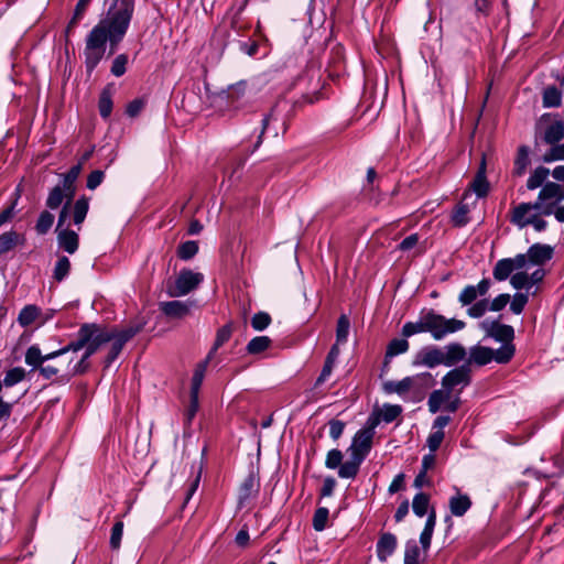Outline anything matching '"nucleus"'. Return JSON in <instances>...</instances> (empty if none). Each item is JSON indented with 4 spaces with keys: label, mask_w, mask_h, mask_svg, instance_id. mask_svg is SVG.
<instances>
[{
    "label": "nucleus",
    "mask_w": 564,
    "mask_h": 564,
    "mask_svg": "<svg viewBox=\"0 0 564 564\" xmlns=\"http://www.w3.org/2000/svg\"><path fill=\"white\" fill-rule=\"evenodd\" d=\"M544 108H557L562 105V91L554 85L547 86L542 94Z\"/></svg>",
    "instance_id": "obj_29"
},
{
    "label": "nucleus",
    "mask_w": 564,
    "mask_h": 564,
    "mask_svg": "<svg viewBox=\"0 0 564 564\" xmlns=\"http://www.w3.org/2000/svg\"><path fill=\"white\" fill-rule=\"evenodd\" d=\"M404 564H420V549L414 540H409L405 544Z\"/></svg>",
    "instance_id": "obj_46"
},
{
    "label": "nucleus",
    "mask_w": 564,
    "mask_h": 564,
    "mask_svg": "<svg viewBox=\"0 0 564 564\" xmlns=\"http://www.w3.org/2000/svg\"><path fill=\"white\" fill-rule=\"evenodd\" d=\"M89 209V198L86 196L79 197L74 205L69 206L68 214L72 212L73 220L76 226H80L85 220Z\"/></svg>",
    "instance_id": "obj_26"
},
{
    "label": "nucleus",
    "mask_w": 564,
    "mask_h": 564,
    "mask_svg": "<svg viewBox=\"0 0 564 564\" xmlns=\"http://www.w3.org/2000/svg\"><path fill=\"white\" fill-rule=\"evenodd\" d=\"M482 328L486 330L488 336L503 344H511L514 337V329L512 326L500 324L497 321L490 323L484 322Z\"/></svg>",
    "instance_id": "obj_15"
},
{
    "label": "nucleus",
    "mask_w": 564,
    "mask_h": 564,
    "mask_svg": "<svg viewBox=\"0 0 564 564\" xmlns=\"http://www.w3.org/2000/svg\"><path fill=\"white\" fill-rule=\"evenodd\" d=\"M128 64V55L119 54L112 62L111 74L116 77H120L126 73Z\"/></svg>",
    "instance_id": "obj_61"
},
{
    "label": "nucleus",
    "mask_w": 564,
    "mask_h": 564,
    "mask_svg": "<svg viewBox=\"0 0 564 564\" xmlns=\"http://www.w3.org/2000/svg\"><path fill=\"white\" fill-rule=\"evenodd\" d=\"M246 88H247V82L246 80H240L231 86L228 87L227 89V98H228V101L231 104L232 107H239V102L240 100L245 97L246 95Z\"/></svg>",
    "instance_id": "obj_35"
},
{
    "label": "nucleus",
    "mask_w": 564,
    "mask_h": 564,
    "mask_svg": "<svg viewBox=\"0 0 564 564\" xmlns=\"http://www.w3.org/2000/svg\"><path fill=\"white\" fill-rule=\"evenodd\" d=\"M117 23L113 18L106 15L88 33L85 45V66L90 74L102 59L106 52V44L109 41L111 50L124 37L129 25L126 22Z\"/></svg>",
    "instance_id": "obj_1"
},
{
    "label": "nucleus",
    "mask_w": 564,
    "mask_h": 564,
    "mask_svg": "<svg viewBox=\"0 0 564 564\" xmlns=\"http://www.w3.org/2000/svg\"><path fill=\"white\" fill-rule=\"evenodd\" d=\"M429 506H430L429 495H426L424 492H417L413 497L412 509H413V512L417 517H420V518L424 517L427 513Z\"/></svg>",
    "instance_id": "obj_40"
},
{
    "label": "nucleus",
    "mask_w": 564,
    "mask_h": 564,
    "mask_svg": "<svg viewBox=\"0 0 564 564\" xmlns=\"http://www.w3.org/2000/svg\"><path fill=\"white\" fill-rule=\"evenodd\" d=\"M379 423V416L370 415L365 426L355 434L348 448L350 457L340 466L338 471L340 478L354 479L358 475L360 465L371 451L375 430Z\"/></svg>",
    "instance_id": "obj_3"
},
{
    "label": "nucleus",
    "mask_w": 564,
    "mask_h": 564,
    "mask_svg": "<svg viewBox=\"0 0 564 564\" xmlns=\"http://www.w3.org/2000/svg\"><path fill=\"white\" fill-rule=\"evenodd\" d=\"M535 138L554 145L564 139V121L557 113H543L535 124Z\"/></svg>",
    "instance_id": "obj_6"
},
{
    "label": "nucleus",
    "mask_w": 564,
    "mask_h": 564,
    "mask_svg": "<svg viewBox=\"0 0 564 564\" xmlns=\"http://www.w3.org/2000/svg\"><path fill=\"white\" fill-rule=\"evenodd\" d=\"M510 284L517 290H529L531 288L529 283V274L524 271L512 274L510 278Z\"/></svg>",
    "instance_id": "obj_62"
},
{
    "label": "nucleus",
    "mask_w": 564,
    "mask_h": 564,
    "mask_svg": "<svg viewBox=\"0 0 564 564\" xmlns=\"http://www.w3.org/2000/svg\"><path fill=\"white\" fill-rule=\"evenodd\" d=\"M538 215L534 203H520L510 212V223L522 229L530 225L533 217Z\"/></svg>",
    "instance_id": "obj_12"
},
{
    "label": "nucleus",
    "mask_w": 564,
    "mask_h": 564,
    "mask_svg": "<svg viewBox=\"0 0 564 564\" xmlns=\"http://www.w3.org/2000/svg\"><path fill=\"white\" fill-rule=\"evenodd\" d=\"M468 213H469L468 206L464 205V204H459L455 208L453 216H452V221H453L454 226H456V227L465 226L468 223V217H467Z\"/></svg>",
    "instance_id": "obj_56"
},
{
    "label": "nucleus",
    "mask_w": 564,
    "mask_h": 564,
    "mask_svg": "<svg viewBox=\"0 0 564 564\" xmlns=\"http://www.w3.org/2000/svg\"><path fill=\"white\" fill-rule=\"evenodd\" d=\"M564 160V143H556L551 145V148L544 153L543 162L551 163L554 161H563Z\"/></svg>",
    "instance_id": "obj_53"
},
{
    "label": "nucleus",
    "mask_w": 564,
    "mask_h": 564,
    "mask_svg": "<svg viewBox=\"0 0 564 564\" xmlns=\"http://www.w3.org/2000/svg\"><path fill=\"white\" fill-rule=\"evenodd\" d=\"M53 223H54V215L47 210H44L40 214V216L37 218L35 229L40 235H44L51 229V227L53 226Z\"/></svg>",
    "instance_id": "obj_51"
},
{
    "label": "nucleus",
    "mask_w": 564,
    "mask_h": 564,
    "mask_svg": "<svg viewBox=\"0 0 564 564\" xmlns=\"http://www.w3.org/2000/svg\"><path fill=\"white\" fill-rule=\"evenodd\" d=\"M529 301L528 294L524 293H516L510 303V310L513 314H521Z\"/></svg>",
    "instance_id": "obj_60"
},
{
    "label": "nucleus",
    "mask_w": 564,
    "mask_h": 564,
    "mask_svg": "<svg viewBox=\"0 0 564 564\" xmlns=\"http://www.w3.org/2000/svg\"><path fill=\"white\" fill-rule=\"evenodd\" d=\"M402 413V406L399 404H383L381 413L377 414L380 421L382 420L386 423L393 422L398 416ZM372 415H376L373 413Z\"/></svg>",
    "instance_id": "obj_43"
},
{
    "label": "nucleus",
    "mask_w": 564,
    "mask_h": 564,
    "mask_svg": "<svg viewBox=\"0 0 564 564\" xmlns=\"http://www.w3.org/2000/svg\"><path fill=\"white\" fill-rule=\"evenodd\" d=\"M232 334V325L228 323L217 330L216 338L210 351L207 355V359H212L214 354L229 340Z\"/></svg>",
    "instance_id": "obj_32"
},
{
    "label": "nucleus",
    "mask_w": 564,
    "mask_h": 564,
    "mask_svg": "<svg viewBox=\"0 0 564 564\" xmlns=\"http://www.w3.org/2000/svg\"><path fill=\"white\" fill-rule=\"evenodd\" d=\"M64 199L67 200L66 192L63 186L57 185L51 189L46 199V206L51 209H56L62 205Z\"/></svg>",
    "instance_id": "obj_42"
},
{
    "label": "nucleus",
    "mask_w": 564,
    "mask_h": 564,
    "mask_svg": "<svg viewBox=\"0 0 564 564\" xmlns=\"http://www.w3.org/2000/svg\"><path fill=\"white\" fill-rule=\"evenodd\" d=\"M70 271V261L67 257H59L55 263L53 278L57 282H62Z\"/></svg>",
    "instance_id": "obj_45"
},
{
    "label": "nucleus",
    "mask_w": 564,
    "mask_h": 564,
    "mask_svg": "<svg viewBox=\"0 0 564 564\" xmlns=\"http://www.w3.org/2000/svg\"><path fill=\"white\" fill-rule=\"evenodd\" d=\"M562 200H564V187L555 182H546L540 189L534 204L539 214L550 216Z\"/></svg>",
    "instance_id": "obj_7"
},
{
    "label": "nucleus",
    "mask_w": 564,
    "mask_h": 564,
    "mask_svg": "<svg viewBox=\"0 0 564 564\" xmlns=\"http://www.w3.org/2000/svg\"><path fill=\"white\" fill-rule=\"evenodd\" d=\"M141 326H129L120 332H113V338L122 341L126 345L131 338H133L138 333L141 332Z\"/></svg>",
    "instance_id": "obj_63"
},
{
    "label": "nucleus",
    "mask_w": 564,
    "mask_h": 564,
    "mask_svg": "<svg viewBox=\"0 0 564 564\" xmlns=\"http://www.w3.org/2000/svg\"><path fill=\"white\" fill-rule=\"evenodd\" d=\"M123 527H124L123 522L121 520H118L115 522V524L111 528L109 543H110L111 550H113V551H118L120 549L121 540H122V535H123Z\"/></svg>",
    "instance_id": "obj_48"
},
{
    "label": "nucleus",
    "mask_w": 564,
    "mask_h": 564,
    "mask_svg": "<svg viewBox=\"0 0 564 564\" xmlns=\"http://www.w3.org/2000/svg\"><path fill=\"white\" fill-rule=\"evenodd\" d=\"M409 343L405 338H394L387 347V357H394L408 351Z\"/></svg>",
    "instance_id": "obj_50"
},
{
    "label": "nucleus",
    "mask_w": 564,
    "mask_h": 564,
    "mask_svg": "<svg viewBox=\"0 0 564 564\" xmlns=\"http://www.w3.org/2000/svg\"><path fill=\"white\" fill-rule=\"evenodd\" d=\"M82 171V162L78 164L72 166L69 171L62 175L63 177V187L67 195V202L64 204V206L61 209V213L58 215V227L64 226L66 219L68 218V208L70 206V202L75 195V182L77 177L79 176Z\"/></svg>",
    "instance_id": "obj_10"
},
{
    "label": "nucleus",
    "mask_w": 564,
    "mask_h": 564,
    "mask_svg": "<svg viewBox=\"0 0 564 564\" xmlns=\"http://www.w3.org/2000/svg\"><path fill=\"white\" fill-rule=\"evenodd\" d=\"M161 311L170 317H183L188 313V306L181 301L162 302Z\"/></svg>",
    "instance_id": "obj_30"
},
{
    "label": "nucleus",
    "mask_w": 564,
    "mask_h": 564,
    "mask_svg": "<svg viewBox=\"0 0 564 564\" xmlns=\"http://www.w3.org/2000/svg\"><path fill=\"white\" fill-rule=\"evenodd\" d=\"M529 164V148L527 145H521L518 149V154L514 161V173L519 176L523 175Z\"/></svg>",
    "instance_id": "obj_41"
},
{
    "label": "nucleus",
    "mask_w": 564,
    "mask_h": 564,
    "mask_svg": "<svg viewBox=\"0 0 564 564\" xmlns=\"http://www.w3.org/2000/svg\"><path fill=\"white\" fill-rule=\"evenodd\" d=\"M495 358L499 364H507L514 355V346L512 344H503L499 349L494 350Z\"/></svg>",
    "instance_id": "obj_54"
},
{
    "label": "nucleus",
    "mask_w": 564,
    "mask_h": 564,
    "mask_svg": "<svg viewBox=\"0 0 564 564\" xmlns=\"http://www.w3.org/2000/svg\"><path fill=\"white\" fill-rule=\"evenodd\" d=\"M329 511L325 507H319L313 516V528L315 531H323L326 528Z\"/></svg>",
    "instance_id": "obj_52"
},
{
    "label": "nucleus",
    "mask_w": 564,
    "mask_h": 564,
    "mask_svg": "<svg viewBox=\"0 0 564 564\" xmlns=\"http://www.w3.org/2000/svg\"><path fill=\"white\" fill-rule=\"evenodd\" d=\"M436 524V512L434 509L427 516L423 531L420 534V543L424 551H427L431 546V541Z\"/></svg>",
    "instance_id": "obj_28"
},
{
    "label": "nucleus",
    "mask_w": 564,
    "mask_h": 564,
    "mask_svg": "<svg viewBox=\"0 0 564 564\" xmlns=\"http://www.w3.org/2000/svg\"><path fill=\"white\" fill-rule=\"evenodd\" d=\"M62 227L63 226L56 227L58 247L67 253L73 254L77 251L79 246L78 235L68 228L61 229Z\"/></svg>",
    "instance_id": "obj_16"
},
{
    "label": "nucleus",
    "mask_w": 564,
    "mask_h": 564,
    "mask_svg": "<svg viewBox=\"0 0 564 564\" xmlns=\"http://www.w3.org/2000/svg\"><path fill=\"white\" fill-rule=\"evenodd\" d=\"M41 310L36 305L30 304L24 306L18 316V322L22 327L32 325L40 316Z\"/></svg>",
    "instance_id": "obj_33"
},
{
    "label": "nucleus",
    "mask_w": 564,
    "mask_h": 564,
    "mask_svg": "<svg viewBox=\"0 0 564 564\" xmlns=\"http://www.w3.org/2000/svg\"><path fill=\"white\" fill-rule=\"evenodd\" d=\"M25 242V237L21 234H18L14 230L6 231L0 235V256L8 253L13 250L17 246H23Z\"/></svg>",
    "instance_id": "obj_23"
},
{
    "label": "nucleus",
    "mask_w": 564,
    "mask_h": 564,
    "mask_svg": "<svg viewBox=\"0 0 564 564\" xmlns=\"http://www.w3.org/2000/svg\"><path fill=\"white\" fill-rule=\"evenodd\" d=\"M434 381L432 373L421 372L405 377L400 381H387L383 383V391L388 394L397 393L405 399L410 392L415 395H422L427 389L433 387Z\"/></svg>",
    "instance_id": "obj_4"
},
{
    "label": "nucleus",
    "mask_w": 564,
    "mask_h": 564,
    "mask_svg": "<svg viewBox=\"0 0 564 564\" xmlns=\"http://www.w3.org/2000/svg\"><path fill=\"white\" fill-rule=\"evenodd\" d=\"M527 256L531 264L543 265L552 259L553 248L549 245L534 243L528 249Z\"/></svg>",
    "instance_id": "obj_18"
},
{
    "label": "nucleus",
    "mask_w": 564,
    "mask_h": 564,
    "mask_svg": "<svg viewBox=\"0 0 564 564\" xmlns=\"http://www.w3.org/2000/svg\"><path fill=\"white\" fill-rule=\"evenodd\" d=\"M210 359L199 362L194 371L191 384V394H199V390L205 377L206 368Z\"/></svg>",
    "instance_id": "obj_37"
},
{
    "label": "nucleus",
    "mask_w": 564,
    "mask_h": 564,
    "mask_svg": "<svg viewBox=\"0 0 564 564\" xmlns=\"http://www.w3.org/2000/svg\"><path fill=\"white\" fill-rule=\"evenodd\" d=\"M198 252V243L194 240H187L183 243H181L177 248V257L181 260H189L194 258Z\"/></svg>",
    "instance_id": "obj_44"
},
{
    "label": "nucleus",
    "mask_w": 564,
    "mask_h": 564,
    "mask_svg": "<svg viewBox=\"0 0 564 564\" xmlns=\"http://www.w3.org/2000/svg\"><path fill=\"white\" fill-rule=\"evenodd\" d=\"M272 340L268 336H257L253 337L246 347V350L250 355H258L267 350Z\"/></svg>",
    "instance_id": "obj_38"
},
{
    "label": "nucleus",
    "mask_w": 564,
    "mask_h": 564,
    "mask_svg": "<svg viewBox=\"0 0 564 564\" xmlns=\"http://www.w3.org/2000/svg\"><path fill=\"white\" fill-rule=\"evenodd\" d=\"M113 338V332L106 330L97 324H84L77 332L76 340L65 346L66 354H76L85 348V352L79 360L73 364L74 359L70 358L66 364L64 370L66 375L83 373L88 368V358L93 356L101 345L109 343Z\"/></svg>",
    "instance_id": "obj_2"
},
{
    "label": "nucleus",
    "mask_w": 564,
    "mask_h": 564,
    "mask_svg": "<svg viewBox=\"0 0 564 564\" xmlns=\"http://www.w3.org/2000/svg\"><path fill=\"white\" fill-rule=\"evenodd\" d=\"M550 170L544 166H538L529 176L527 181V188L530 191L536 189L546 183Z\"/></svg>",
    "instance_id": "obj_31"
},
{
    "label": "nucleus",
    "mask_w": 564,
    "mask_h": 564,
    "mask_svg": "<svg viewBox=\"0 0 564 564\" xmlns=\"http://www.w3.org/2000/svg\"><path fill=\"white\" fill-rule=\"evenodd\" d=\"M512 272H513V268L511 264V259L503 258L496 262L494 270H492V275H494L495 280H497V281H505L509 276L511 278Z\"/></svg>",
    "instance_id": "obj_34"
},
{
    "label": "nucleus",
    "mask_w": 564,
    "mask_h": 564,
    "mask_svg": "<svg viewBox=\"0 0 564 564\" xmlns=\"http://www.w3.org/2000/svg\"><path fill=\"white\" fill-rule=\"evenodd\" d=\"M64 355H66L65 347L53 352L43 355L37 345H32L26 349L25 364L28 366H31L33 369H40V367H42L45 361L55 359L57 357H62Z\"/></svg>",
    "instance_id": "obj_14"
},
{
    "label": "nucleus",
    "mask_w": 564,
    "mask_h": 564,
    "mask_svg": "<svg viewBox=\"0 0 564 564\" xmlns=\"http://www.w3.org/2000/svg\"><path fill=\"white\" fill-rule=\"evenodd\" d=\"M111 3L108 8L106 15L111 17L117 22L116 24H120V22H126L130 24L134 7L135 0H110Z\"/></svg>",
    "instance_id": "obj_11"
},
{
    "label": "nucleus",
    "mask_w": 564,
    "mask_h": 564,
    "mask_svg": "<svg viewBox=\"0 0 564 564\" xmlns=\"http://www.w3.org/2000/svg\"><path fill=\"white\" fill-rule=\"evenodd\" d=\"M451 513L455 517H463L471 507V500L467 495L457 492L448 501Z\"/></svg>",
    "instance_id": "obj_25"
},
{
    "label": "nucleus",
    "mask_w": 564,
    "mask_h": 564,
    "mask_svg": "<svg viewBox=\"0 0 564 564\" xmlns=\"http://www.w3.org/2000/svg\"><path fill=\"white\" fill-rule=\"evenodd\" d=\"M486 158L481 156L477 173L469 185V188L477 195V197L481 198L487 196L489 192V183L486 176Z\"/></svg>",
    "instance_id": "obj_17"
},
{
    "label": "nucleus",
    "mask_w": 564,
    "mask_h": 564,
    "mask_svg": "<svg viewBox=\"0 0 564 564\" xmlns=\"http://www.w3.org/2000/svg\"><path fill=\"white\" fill-rule=\"evenodd\" d=\"M495 358L494 349L480 345H476L469 350V359L465 365L470 367V364H476L477 366H485L491 362Z\"/></svg>",
    "instance_id": "obj_21"
},
{
    "label": "nucleus",
    "mask_w": 564,
    "mask_h": 564,
    "mask_svg": "<svg viewBox=\"0 0 564 564\" xmlns=\"http://www.w3.org/2000/svg\"><path fill=\"white\" fill-rule=\"evenodd\" d=\"M397 538L392 533H383L377 542V556L379 561L386 562L397 549Z\"/></svg>",
    "instance_id": "obj_20"
},
{
    "label": "nucleus",
    "mask_w": 564,
    "mask_h": 564,
    "mask_svg": "<svg viewBox=\"0 0 564 564\" xmlns=\"http://www.w3.org/2000/svg\"><path fill=\"white\" fill-rule=\"evenodd\" d=\"M271 316L267 312H258L251 318V326L254 330L261 332L271 324Z\"/></svg>",
    "instance_id": "obj_55"
},
{
    "label": "nucleus",
    "mask_w": 564,
    "mask_h": 564,
    "mask_svg": "<svg viewBox=\"0 0 564 564\" xmlns=\"http://www.w3.org/2000/svg\"><path fill=\"white\" fill-rule=\"evenodd\" d=\"M414 366H425L434 368L444 365L443 349L436 346H427L422 348L413 359Z\"/></svg>",
    "instance_id": "obj_13"
},
{
    "label": "nucleus",
    "mask_w": 564,
    "mask_h": 564,
    "mask_svg": "<svg viewBox=\"0 0 564 564\" xmlns=\"http://www.w3.org/2000/svg\"><path fill=\"white\" fill-rule=\"evenodd\" d=\"M260 489L259 478L250 473L242 481L239 488V505L245 503L252 497H256Z\"/></svg>",
    "instance_id": "obj_19"
},
{
    "label": "nucleus",
    "mask_w": 564,
    "mask_h": 564,
    "mask_svg": "<svg viewBox=\"0 0 564 564\" xmlns=\"http://www.w3.org/2000/svg\"><path fill=\"white\" fill-rule=\"evenodd\" d=\"M426 333H430L435 340H442L447 335L465 328L466 323L456 318H446L434 310L424 311Z\"/></svg>",
    "instance_id": "obj_5"
},
{
    "label": "nucleus",
    "mask_w": 564,
    "mask_h": 564,
    "mask_svg": "<svg viewBox=\"0 0 564 564\" xmlns=\"http://www.w3.org/2000/svg\"><path fill=\"white\" fill-rule=\"evenodd\" d=\"M110 350L105 359V366L109 367L120 355L124 344L118 340L117 338H112Z\"/></svg>",
    "instance_id": "obj_64"
},
{
    "label": "nucleus",
    "mask_w": 564,
    "mask_h": 564,
    "mask_svg": "<svg viewBox=\"0 0 564 564\" xmlns=\"http://www.w3.org/2000/svg\"><path fill=\"white\" fill-rule=\"evenodd\" d=\"M341 462H343V453L339 449L334 448L327 453L325 466L328 469H336V468L339 469L340 466L344 464Z\"/></svg>",
    "instance_id": "obj_59"
},
{
    "label": "nucleus",
    "mask_w": 564,
    "mask_h": 564,
    "mask_svg": "<svg viewBox=\"0 0 564 564\" xmlns=\"http://www.w3.org/2000/svg\"><path fill=\"white\" fill-rule=\"evenodd\" d=\"M204 281V275L199 272H193L189 269L181 270L172 288L170 295L184 296L195 290Z\"/></svg>",
    "instance_id": "obj_9"
},
{
    "label": "nucleus",
    "mask_w": 564,
    "mask_h": 564,
    "mask_svg": "<svg viewBox=\"0 0 564 564\" xmlns=\"http://www.w3.org/2000/svg\"><path fill=\"white\" fill-rule=\"evenodd\" d=\"M466 357V349L459 343H452L444 347L443 349V359L444 366L452 367L460 361H463Z\"/></svg>",
    "instance_id": "obj_22"
},
{
    "label": "nucleus",
    "mask_w": 564,
    "mask_h": 564,
    "mask_svg": "<svg viewBox=\"0 0 564 564\" xmlns=\"http://www.w3.org/2000/svg\"><path fill=\"white\" fill-rule=\"evenodd\" d=\"M26 376L25 369L22 367H14L6 371L2 387H13L24 380Z\"/></svg>",
    "instance_id": "obj_39"
},
{
    "label": "nucleus",
    "mask_w": 564,
    "mask_h": 564,
    "mask_svg": "<svg viewBox=\"0 0 564 564\" xmlns=\"http://www.w3.org/2000/svg\"><path fill=\"white\" fill-rule=\"evenodd\" d=\"M91 0H79L75 7L74 14L68 22L66 31L69 32L72 29H74L77 23L83 19L89 3Z\"/></svg>",
    "instance_id": "obj_49"
},
{
    "label": "nucleus",
    "mask_w": 564,
    "mask_h": 564,
    "mask_svg": "<svg viewBox=\"0 0 564 564\" xmlns=\"http://www.w3.org/2000/svg\"><path fill=\"white\" fill-rule=\"evenodd\" d=\"M112 94V87L107 85L99 95L98 110L102 119H108L111 115L113 107Z\"/></svg>",
    "instance_id": "obj_27"
},
{
    "label": "nucleus",
    "mask_w": 564,
    "mask_h": 564,
    "mask_svg": "<svg viewBox=\"0 0 564 564\" xmlns=\"http://www.w3.org/2000/svg\"><path fill=\"white\" fill-rule=\"evenodd\" d=\"M470 382L471 369L468 365L456 367L442 378V387L449 390L453 394H460Z\"/></svg>",
    "instance_id": "obj_8"
},
{
    "label": "nucleus",
    "mask_w": 564,
    "mask_h": 564,
    "mask_svg": "<svg viewBox=\"0 0 564 564\" xmlns=\"http://www.w3.org/2000/svg\"><path fill=\"white\" fill-rule=\"evenodd\" d=\"M478 297V294L476 292L475 285H466L462 292L458 295V302L462 304V306H468L473 304L476 299Z\"/></svg>",
    "instance_id": "obj_57"
},
{
    "label": "nucleus",
    "mask_w": 564,
    "mask_h": 564,
    "mask_svg": "<svg viewBox=\"0 0 564 564\" xmlns=\"http://www.w3.org/2000/svg\"><path fill=\"white\" fill-rule=\"evenodd\" d=\"M487 311H489L488 310V300L482 299V300H479V301L470 304V306L467 308V314L469 317L480 318L481 316H484L486 314Z\"/></svg>",
    "instance_id": "obj_58"
},
{
    "label": "nucleus",
    "mask_w": 564,
    "mask_h": 564,
    "mask_svg": "<svg viewBox=\"0 0 564 564\" xmlns=\"http://www.w3.org/2000/svg\"><path fill=\"white\" fill-rule=\"evenodd\" d=\"M453 393L446 388H441L438 390H434L427 401L429 410L431 413L438 412L442 406L446 405V403L452 399Z\"/></svg>",
    "instance_id": "obj_24"
},
{
    "label": "nucleus",
    "mask_w": 564,
    "mask_h": 564,
    "mask_svg": "<svg viewBox=\"0 0 564 564\" xmlns=\"http://www.w3.org/2000/svg\"><path fill=\"white\" fill-rule=\"evenodd\" d=\"M350 328V321L346 315H340L337 321L336 327V343L344 344L347 341L348 333Z\"/></svg>",
    "instance_id": "obj_47"
},
{
    "label": "nucleus",
    "mask_w": 564,
    "mask_h": 564,
    "mask_svg": "<svg viewBox=\"0 0 564 564\" xmlns=\"http://www.w3.org/2000/svg\"><path fill=\"white\" fill-rule=\"evenodd\" d=\"M426 333V323L424 312L421 313L416 322H406L402 327V335L411 337L415 334Z\"/></svg>",
    "instance_id": "obj_36"
}]
</instances>
